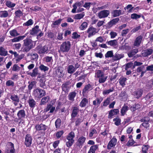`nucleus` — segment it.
I'll return each instance as SVG.
<instances>
[{"instance_id": "1", "label": "nucleus", "mask_w": 153, "mask_h": 153, "mask_svg": "<svg viewBox=\"0 0 153 153\" xmlns=\"http://www.w3.org/2000/svg\"><path fill=\"white\" fill-rule=\"evenodd\" d=\"M23 46L24 48L23 50L26 52H28L30 50L33 48V42L32 40L29 38L27 37L23 40Z\"/></svg>"}, {"instance_id": "2", "label": "nucleus", "mask_w": 153, "mask_h": 153, "mask_svg": "<svg viewBox=\"0 0 153 153\" xmlns=\"http://www.w3.org/2000/svg\"><path fill=\"white\" fill-rule=\"evenodd\" d=\"M32 95L35 99H40L46 95L45 91L39 88L34 89Z\"/></svg>"}, {"instance_id": "3", "label": "nucleus", "mask_w": 153, "mask_h": 153, "mask_svg": "<svg viewBox=\"0 0 153 153\" xmlns=\"http://www.w3.org/2000/svg\"><path fill=\"white\" fill-rule=\"evenodd\" d=\"M71 42L69 41H65L62 43L60 47V52L62 53L68 52L71 48Z\"/></svg>"}, {"instance_id": "4", "label": "nucleus", "mask_w": 153, "mask_h": 153, "mask_svg": "<svg viewBox=\"0 0 153 153\" xmlns=\"http://www.w3.org/2000/svg\"><path fill=\"white\" fill-rule=\"evenodd\" d=\"M75 137V133L73 131H71L66 136V138L68 141L66 142V146L70 148L74 142V138Z\"/></svg>"}, {"instance_id": "5", "label": "nucleus", "mask_w": 153, "mask_h": 153, "mask_svg": "<svg viewBox=\"0 0 153 153\" xmlns=\"http://www.w3.org/2000/svg\"><path fill=\"white\" fill-rule=\"evenodd\" d=\"M96 74L97 78H99V82L100 83H104L107 78V76H104V73L101 70H98Z\"/></svg>"}, {"instance_id": "6", "label": "nucleus", "mask_w": 153, "mask_h": 153, "mask_svg": "<svg viewBox=\"0 0 153 153\" xmlns=\"http://www.w3.org/2000/svg\"><path fill=\"white\" fill-rule=\"evenodd\" d=\"M86 138L83 136H81L78 138L77 140L75 143L76 147L81 148H82L83 145L85 142Z\"/></svg>"}, {"instance_id": "7", "label": "nucleus", "mask_w": 153, "mask_h": 153, "mask_svg": "<svg viewBox=\"0 0 153 153\" xmlns=\"http://www.w3.org/2000/svg\"><path fill=\"white\" fill-rule=\"evenodd\" d=\"M93 88L92 86L88 83L84 86L82 90V94L83 97H86L89 91H91Z\"/></svg>"}, {"instance_id": "8", "label": "nucleus", "mask_w": 153, "mask_h": 153, "mask_svg": "<svg viewBox=\"0 0 153 153\" xmlns=\"http://www.w3.org/2000/svg\"><path fill=\"white\" fill-rule=\"evenodd\" d=\"M150 120V118L149 117H143L141 119H140V121L141 122L143 123L140 125V127L141 126H142L146 128L149 127L150 124L149 123V122Z\"/></svg>"}, {"instance_id": "9", "label": "nucleus", "mask_w": 153, "mask_h": 153, "mask_svg": "<svg viewBox=\"0 0 153 153\" xmlns=\"http://www.w3.org/2000/svg\"><path fill=\"white\" fill-rule=\"evenodd\" d=\"M8 144L9 145L5 150V153H14L15 150L14 148V144L11 142H9Z\"/></svg>"}, {"instance_id": "10", "label": "nucleus", "mask_w": 153, "mask_h": 153, "mask_svg": "<svg viewBox=\"0 0 153 153\" xmlns=\"http://www.w3.org/2000/svg\"><path fill=\"white\" fill-rule=\"evenodd\" d=\"M33 138L30 134H27L25 136V144L27 147H29L32 143Z\"/></svg>"}, {"instance_id": "11", "label": "nucleus", "mask_w": 153, "mask_h": 153, "mask_svg": "<svg viewBox=\"0 0 153 153\" xmlns=\"http://www.w3.org/2000/svg\"><path fill=\"white\" fill-rule=\"evenodd\" d=\"M79 111L78 107L76 106L72 107L71 112V120H74L75 118L78 115Z\"/></svg>"}, {"instance_id": "12", "label": "nucleus", "mask_w": 153, "mask_h": 153, "mask_svg": "<svg viewBox=\"0 0 153 153\" xmlns=\"http://www.w3.org/2000/svg\"><path fill=\"white\" fill-rule=\"evenodd\" d=\"M96 29L95 28L91 26L88 28L87 30L85 31V33H88V37L90 38L97 33V31H96Z\"/></svg>"}, {"instance_id": "13", "label": "nucleus", "mask_w": 153, "mask_h": 153, "mask_svg": "<svg viewBox=\"0 0 153 153\" xmlns=\"http://www.w3.org/2000/svg\"><path fill=\"white\" fill-rule=\"evenodd\" d=\"M56 76L59 78H62L64 75L63 70V68L61 67H59L55 70Z\"/></svg>"}, {"instance_id": "14", "label": "nucleus", "mask_w": 153, "mask_h": 153, "mask_svg": "<svg viewBox=\"0 0 153 153\" xmlns=\"http://www.w3.org/2000/svg\"><path fill=\"white\" fill-rule=\"evenodd\" d=\"M17 116L18 119L22 121L25 118L26 116L25 112L24 109H21L18 111L17 112Z\"/></svg>"}, {"instance_id": "15", "label": "nucleus", "mask_w": 153, "mask_h": 153, "mask_svg": "<svg viewBox=\"0 0 153 153\" xmlns=\"http://www.w3.org/2000/svg\"><path fill=\"white\" fill-rule=\"evenodd\" d=\"M119 111L118 109H114L110 110L108 112V118L111 119L114 117V115H116L119 114Z\"/></svg>"}, {"instance_id": "16", "label": "nucleus", "mask_w": 153, "mask_h": 153, "mask_svg": "<svg viewBox=\"0 0 153 153\" xmlns=\"http://www.w3.org/2000/svg\"><path fill=\"white\" fill-rule=\"evenodd\" d=\"M117 140L115 136H114L109 141L107 149H110L111 148L114 147L116 144Z\"/></svg>"}, {"instance_id": "17", "label": "nucleus", "mask_w": 153, "mask_h": 153, "mask_svg": "<svg viewBox=\"0 0 153 153\" xmlns=\"http://www.w3.org/2000/svg\"><path fill=\"white\" fill-rule=\"evenodd\" d=\"M110 11L107 10H103L100 11L98 14L100 18H105L107 17L109 14Z\"/></svg>"}, {"instance_id": "18", "label": "nucleus", "mask_w": 153, "mask_h": 153, "mask_svg": "<svg viewBox=\"0 0 153 153\" xmlns=\"http://www.w3.org/2000/svg\"><path fill=\"white\" fill-rule=\"evenodd\" d=\"M153 52V50L151 48H148L142 51L141 55L143 57H147L151 55Z\"/></svg>"}, {"instance_id": "19", "label": "nucleus", "mask_w": 153, "mask_h": 153, "mask_svg": "<svg viewBox=\"0 0 153 153\" xmlns=\"http://www.w3.org/2000/svg\"><path fill=\"white\" fill-rule=\"evenodd\" d=\"M10 99L13 102L14 105L15 106H17L18 103L19 102V98L17 95L13 94L10 96Z\"/></svg>"}, {"instance_id": "20", "label": "nucleus", "mask_w": 153, "mask_h": 153, "mask_svg": "<svg viewBox=\"0 0 153 153\" xmlns=\"http://www.w3.org/2000/svg\"><path fill=\"white\" fill-rule=\"evenodd\" d=\"M119 20L120 19L118 18L112 19L107 23V27L108 28H110L113 25H115L118 22Z\"/></svg>"}, {"instance_id": "21", "label": "nucleus", "mask_w": 153, "mask_h": 153, "mask_svg": "<svg viewBox=\"0 0 153 153\" xmlns=\"http://www.w3.org/2000/svg\"><path fill=\"white\" fill-rule=\"evenodd\" d=\"M29 106L32 109H34L36 106V102L32 97H29L27 101Z\"/></svg>"}, {"instance_id": "22", "label": "nucleus", "mask_w": 153, "mask_h": 153, "mask_svg": "<svg viewBox=\"0 0 153 153\" xmlns=\"http://www.w3.org/2000/svg\"><path fill=\"white\" fill-rule=\"evenodd\" d=\"M40 31H41V30L39 29V26L36 25L30 30V34L33 36L37 35L38 32Z\"/></svg>"}, {"instance_id": "23", "label": "nucleus", "mask_w": 153, "mask_h": 153, "mask_svg": "<svg viewBox=\"0 0 153 153\" xmlns=\"http://www.w3.org/2000/svg\"><path fill=\"white\" fill-rule=\"evenodd\" d=\"M48 50V48L47 45H45L40 48L39 49L38 53L39 54H44L45 53H47Z\"/></svg>"}, {"instance_id": "24", "label": "nucleus", "mask_w": 153, "mask_h": 153, "mask_svg": "<svg viewBox=\"0 0 153 153\" xmlns=\"http://www.w3.org/2000/svg\"><path fill=\"white\" fill-rule=\"evenodd\" d=\"M55 108L54 106H53L51 104H48L47 105V107L44 109V111L47 112L50 110L49 113H53L55 110Z\"/></svg>"}, {"instance_id": "25", "label": "nucleus", "mask_w": 153, "mask_h": 153, "mask_svg": "<svg viewBox=\"0 0 153 153\" xmlns=\"http://www.w3.org/2000/svg\"><path fill=\"white\" fill-rule=\"evenodd\" d=\"M143 37L141 35L137 36L136 39L134 44V45L137 47H139L142 40Z\"/></svg>"}, {"instance_id": "26", "label": "nucleus", "mask_w": 153, "mask_h": 153, "mask_svg": "<svg viewBox=\"0 0 153 153\" xmlns=\"http://www.w3.org/2000/svg\"><path fill=\"white\" fill-rule=\"evenodd\" d=\"M143 90L141 89H138L134 92V95L136 97V98L139 99L141 97L143 93Z\"/></svg>"}, {"instance_id": "27", "label": "nucleus", "mask_w": 153, "mask_h": 153, "mask_svg": "<svg viewBox=\"0 0 153 153\" xmlns=\"http://www.w3.org/2000/svg\"><path fill=\"white\" fill-rule=\"evenodd\" d=\"M47 126L44 124L41 123L40 124H37L35 126V128L36 131L46 130L47 129Z\"/></svg>"}, {"instance_id": "28", "label": "nucleus", "mask_w": 153, "mask_h": 153, "mask_svg": "<svg viewBox=\"0 0 153 153\" xmlns=\"http://www.w3.org/2000/svg\"><path fill=\"white\" fill-rule=\"evenodd\" d=\"M28 74L30 75L32 77H36L39 74L38 68L36 67L33 70L32 72L28 73Z\"/></svg>"}, {"instance_id": "29", "label": "nucleus", "mask_w": 153, "mask_h": 153, "mask_svg": "<svg viewBox=\"0 0 153 153\" xmlns=\"http://www.w3.org/2000/svg\"><path fill=\"white\" fill-rule=\"evenodd\" d=\"M49 100L50 97L49 96L42 97L39 103V105H46L49 101Z\"/></svg>"}, {"instance_id": "30", "label": "nucleus", "mask_w": 153, "mask_h": 153, "mask_svg": "<svg viewBox=\"0 0 153 153\" xmlns=\"http://www.w3.org/2000/svg\"><path fill=\"white\" fill-rule=\"evenodd\" d=\"M119 96L121 98V100L126 101L127 99L128 95L126 90L123 91L119 94Z\"/></svg>"}, {"instance_id": "31", "label": "nucleus", "mask_w": 153, "mask_h": 153, "mask_svg": "<svg viewBox=\"0 0 153 153\" xmlns=\"http://www.w3.org/2000/svg\"><path fill=\"white\" fill-rule=\"evenodd\" d=\"M28 83L29 84L28 85V91L30 92L32 89L36 86V82L35 81H29Z\"/></svg>"}, {"instance_id": "32", "label": "nucleus", "mask_w": 153, "mask_h": 153, "mask_svg": "<svg viewBox=\"0 0 153 153\" xmlns=\"http://www.w3.org/2000/svg\"><path fill=\"white\" fill-rule=\"evenodd\" d=\"M128 109V106L125 104L122 107L120 110L121 115L122 116H124L126 113Z\"/></svg>"}, {"instance_id": "33", "label": "nucleus", "mask_w": 153, "mask_h": 153, "mask_svg": "<svg viewBox=\"0 0 153 153\" xmlns=\"http://www.w3.org/2000/svg\"><path fill=\"white\" fill-rule=\"evenodd\" d=\"M88 100L86 98H83L80 102L79 105L81 107H84L86 106L88 103Z\"/></svg>"}, {"instance_id": "34", "label": "nucleus", "mask_w": 153, "mask_h": 153, "mask_svg": "<svg viewBox=\"0 0 153 153\" xmlns=\"http://www.w3.org/2000/svg\"><path fill=\"white\" fill-rule=\"evenodd\" d=\"M121 12L120 10H114L111 13V15L114 17H116L120 16L121 14Z\"/></svg>"}, {"instance_id": "35", "label": "nucleus", "mask_w": 153, "mask_h": 153, "mask_svg": "<svg viewBox=\"0 0 153 153\" xmlns=\"http://www.w3.org/2000/svg\"><path fill=\"white\" fill-rule=\"evenodd\" d=\"M6 6L9 8H12L14 7L16 4L11 1L9 0H5L4 2Z\"/></svg>"}, {"instance_id": "36", "label": "nucleus", "mask_w": 153, "mask_h": 153, "mask_svg": "<svg viewBox=\"0 0 153 153\" xmlns=\"http://www.w3.org/2000/svg\"><path fill=\"white\" fill-rule=\"evenodd\" d=\"M140 108V105L138 103H135L131 107L130 109L132 112H134L137 110L138 109Z\"/></svg>"}, {"instance_id": "37", "label": "nucleus", "mask_w": 153, "mask_h": 153, "mask_svg": "<svg viewBox=\"0 0 153 153\" xmlns=\"http://www.w3.org/2000/svg\"><path fill=\"white\" fill-rule=\"evenodd\" d=\"M98 149V145H95L92 146L90 147V149L88 152V153H95L96 150Z\"/></svg>"}, {"instance_id": "38", "label": "nucleus", "mask_w": 153, "mask_h": 153, "mask_svg": "<svg viewBox=\"0 0 153 153\" xmlns=\"http://www.w3.org/2000/svg\"><path fill=\"white\" fill-rule=\"evenodd\" d=\"M138 52V49L135 48L133 49L128 53V55L129 57H132Z\"/></svg>"}, {"instance_id": "39", "label": "nucleus", "mask_w": 153, "mask_h": 153, "mask_svg": "<svg viewBox=\"0 0 153 153\" xmlns=\"http://www.w3.org/2000/svg\"><path fill=\"white\" fill-rule=\"evenodd\" d=\"M76 95V93L74 91L71 92L69 94L68 97V100L72 102L74 100V98Z\"/></svg>"}, {"instance_id": "40", "label": "nucleus", "mask_w": 153, "mask_h": 153, "mask_svg": "<svg viewBox=\"0 0 153 153\" xmlns=\"http://www.w3.org/2000/svg\"><path fill=\"white\" fill-rule=\"evenodd\" d=\"M28 56H30V58L31 60H37L38 58V55L36 53H31L28 54Z\"/></svg>"}, {"instance_id": "41", "label": "nucleus", "mask_w": 153, "mask_h": 153, "mask_svg": "<svg viewBox=\"0 0 153 153\" xmlns=\"http://www.w3.org/2000/svg\"><path fill=\"white\" fill-rule=\"evenodd\" d=\"M7 54V51L6 49L2 47H0V55L5 56Z\"/></svg>"}, {"instance_id": "42", "label": "nucleus", "mask_w": 153, "mask_h": 153, "mask_svg": "<svg viewBox=\"0 0 153 153\" xmlns=\"http://www.w3.org/2000/svg\"><path fill=\"white\" fill-rule=\"evenodd\" d=\"M127 78L123 76H121L119 79L120 84L123 87H124L126 85L125 82L127 80Z\"/></svg>"}, {"instance_id": "43", "label": "nucleus", "mask_w": 153, "mask_h": 153, "mask_svg": "<svg viewBox=\"0 0 153 153\" xmlns=\"http://www.w3.org/2000/svg\"><path fill=\"white\" fill-rule=\"evenodd\" d=\"M76 70L74 67L72 65H69L67 68V71L69 74H72L74 73Z\"/></svg>"}, {"instance_id": "44", "label": "nucleus", "mask_w": 153, "mask_h": 153, "mask_svg": "<svg viewBox=\"0 0 153 153\" xmlns=\"http://www.w3.org/2000/svg\"><path fill=\"white\" fill-rule=\"evenodd\" d=\"M6 85L8 87H13L15 86V83L12 80H9L6 81Z\"/></svg>"}, {"instance_id": "45", "label": "nucleus", "mask_w": 153, "mask_h": 153, "mask_svg": "<svg viewBox=\"0 0 153 153\" xmlns=\"http://www.w3.org/2000/svg\"><path fill=\"white\" fill-rule=\"evenodd\" d=\"M0 15L1 18H6L9 16L8 12L6 10L0 11Z\"/></svg>"}, {"instance_id": "46", "label": "nucleus", "mask_w": 153, "mask_h": 153, "mask_svg": "<svg viewBox=\"0 0 153 153\" xmlns=\"http://www.w3.org/2000/svg\"><path fill=\"white\" fill-rule=\"evenodd\" d=\"M113 121L115 122L114 123L117 126H118L121 124V120L118 116H117L113 119Z\"/></svg>"}, {"instance_id": "47", "label": "nucleus", "mask_w": 153, "mask_h": 153, "mask_svg": "<svg viewBox=\"0 0 153 153\" xmlns=\"http://www.w3.org/2000/svg\"><path fill=\"white\" fill-rule=\"evenodd\" d=\"M106 43L108 45L111 46H115L117 45V42L116 40H111L109 41H107Z\"/></svg>"}, {"instance_id": "48", "label": "nucleus", "mask_w": 153, "mask_h": 153, "mask_svg": "<svg viewBox=\"0 0 153 153\" xmlns=\"http://www.w3.org/2000/svg\"><path fill=\"white\" fill-rule=\"evenodd\" d=\"M15 16L16 18H20L21 16H22L23 13L21 11L20 9H19L16 11L15 12Z\"/></svg>"}, {"instance_id": "49", "label": "nucleus", "mask_w": 153, "mask_h": 153, "mask_svg": "<svg viewBox=\"0 0 153 153\" xmlns=\"http://www.w3.org/2000/svg\"><path fill=\"white\" fill-rule=\"evenodd\" d=\"M70 82H66L64 83L62 85V90L63 91L66 92L67 90L68 85L70 84Z\"/></svg>"}, {"instance_id": "50", "label": "nucleus", "mask_w": 153, "mask_h": 153, "mask_svg": "<svg viewBox=\"0 0 153 153\" xmlns=\"http://www.w3.org/2000/svg\"><path fill=\"white\" fill-rule=\"evenodd\" d=\"M9 33L10 35L13 37L17 36L19 34L18 33L17 30L15 29H13L10 30Z\"/></svg>"}, {"instance_id": "51", "label": "nucleus", "mask_w": 153, "mask_h": 153, "mask_svg": "<svg viewBox=\"0 0 153 153\" xmlns=\"http://www.w3.org/2000/svg\"><path fill=\"white\" fill-rule=\"evenodd\" d=\"M114 89L113 87L109 89L105 90L103 91L102 94L104 95L108 94L110 93L113 92L114 91Z\"/></svg>"}, {"instance_id": "52", "label": "nucleus", "mask_w": 153, "mask_h": 153, "mask_svg": "<svg viewBox=\"0 0 153 153\" xmlns=\"http://www.w3.org/2000/svg\"><path fill=\"white\" fill-rule=\"evenodd\" d=\"M33 23V20L31 19L28 20L27 22L23 24L24 26H28L32 25Z\"/></svg>"}, {"instance_id": "53", "label": "nucleus", "mask_w": 153, "mask_h": 153, "mask_svg": "<svg viewBox=\"0 0 153 153\" xmlns=\"http://www.w3.org/2000/svg\"><path fill=\"white\" fill-rule=\"evenodd\" d=\"M113 56V53L112 51H107L105 54V57L106 58L112 57Z\"/></svg>"}, {"instance_id": "54", "label": "nucleus", "mask_w": 153, "mask_h": 153, "mask_svg": "<svg viewBox=\"0 0 153 153\" xmlns=\"http://www.w3.org/2000/svg\"><path fill=\"white\" fill-rule=\"evenodd\" d=\"M39 69L42 71L45 72L48 71L49 69V68L45 66L43 64H41L39 66Z\"/></svg>"}, {"instance_id": "55", "label": "nucleus", "mask_w": 153, "mask_h": 153, "mask_svg": "<svg viewBox=\"0 0 153 153\" xmlns=\"http://www.w3.org/2000/svg\"><path fill=\"white\" fill-rule=\"evenodd\" d=\"M124 56V54H116L114 57V60H118Z\"/></svg>"}, {"instance_id": "56", "label": "nucleus", "mask_w": 153, "mask_h": 153, "mask_svg": "<svg viewBox=\"0 0 153 153\" xmlns=\"http://www.w3.org/2000/svg\"><path fill=\"white\" fill-rule=\"evenodd\" d=\"M23 36H19L18 37H15L11 39L12 42H16L22 40Z\"/></svg>"}, {"instance_id": "57", "label": "nucleus", "mask_w": 153, "mask_h": 153, "mask_svg": "<svg viewBox=\"0 0 153 153\" xmlns=\"http://www.w3.org/2000/svg\"><path fill=\"white\" fill-rule=\"evenodd\" d=\"M61 120L59 118L57 119L55 122V125L56 128H59L61 126Z\"/></svg>"}, {"instance_id": "58", "label": "nucleus", "mask_w": 153, "mask_h": 153, "mask_svg": "<svg viewBox=\"0 0 153 153\" xmlns=\"http://www.w3.org/2000/svg\"><path fill=\"white\" fill-rule=\"evenodd\" d=\"M84 15L82 13H79L75 15L74 17V19H80L82 18Z\"/></svg>"}, {"instance_id": "59", "label": "nucleus", "mask_w": 153, "mask_h": 153, "mask_svg": "<svg viewBox=\"0 0 153 153\" xmlns=\"http://www.w3.org/2000/svg\"><path fill=\"white\" fill-rule=\"evenodd\" d=\"M82 121L83 120L81 118L79 117L77 118L75 121V126H79Z\"/></svg>"}, {"instance_id": "60", "label": "nucleus", "mask_w": 153, "mask_h": 153, "mask_svg": "<svg viewBox=\"0 0 153 153\" xmlns=\"http://www.w3.org/2000/svg\"><path fill=\"white\" fill-rule=\"evenodd\" d=\"M110 97L107 98L103 102V105L104 106H107L110 103Z\"/></svg>"}, {"instance_id": "61", "label": "nucleus", "mask_w": 153, "mask_h": 153, "mask_svg": "<svg viewBox=\"0 0 153 153\" xmlns=\"http://www.w3.org/2000/svg\"><path fill=\"white\" fill-rule=\"evenodd\" d=\"M141 17L140 15H138L137 13H134L131 15V18L133 19H137Z\"/></svg>"}, {"instance_id": "62", "label": "nucleus", "mask_w": 153, "mask_h": 153, "mask_svg": "<svg viewBox=\"0 0 153 153\" xmlns=\"http://www.w3.org/2000/svg\"><path fill=\"white\" fill-rule=\"evenodd\" d=\"M133 63L131 62L127 63V64H126L125 65V70L127 71L128 70V68H131L133 66Z\"/></svg>"}, {"instance_id": "63", "label": "nucleus", "mask_w": 153, "mask_h": 153, "mask_svg": "<svg viewBox=\"0 0 153 153\" xmlns=\"http://www.w3.org/2000/svg\"><path fill=\"white\" fill-rule=\"evenodd\" d=\"M88 25L87 22H84L80 25L79 28L81 30H84L87 27Z\"/></svg>"}, {"instance_id": "64", "label": "nucleus", "mask_w": 153, "mask_h": 153, "mask_svg": "<svg viewBox=\"0 0 153 153\" xmlns=\"http://www.w3.org/2000/svg\"><path fill=\"white\" fill-rule=\"evenodd\" d=\"M149 146L148 145H143L142 147V151L143 153H146Z\"/></svg>"}]
</instances>
